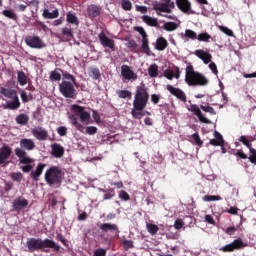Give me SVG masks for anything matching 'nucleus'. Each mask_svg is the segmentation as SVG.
<instances>
[{
  "instance_id": "nucleus-59",
  "label": "nucleus",
  "mask_w": 256,
  "mask_h": 256,
  "mask_svg": "<svg viewBox=\"0 0 256 256\" xmlns=\"http://www.w3.org/2000/svg\"><path fill=\"white\" fill-rule=\"evenodd\" d=\"M123 245L125 249H133V240H124Z\"/></svg>"
},
{
  "instance_id": "nucleus-63",
  "label": "nucleus",
  "mask_w": 256,
  "mask_h": 256,
  "mask_svg": "<svg viewBox=\"0 0 256 256\" xmlns=\"http://www.w3.org/2000/svg\"><path fill=\"white\" fill-rule=\"evenodd\" d=\"M164 75L167 79H173V77H175V73H173L172 70H166L164 72Z\"/></svg>"
},
{
  "instance_id": "nucleus-42",
  "label": "nucleus",
  "mask_w": 256,
  "mask_h": 256,
  "mask_svg": "<svg viewBox=\"0 0 256 256\" xmlns=\"http://www.w3.org/2000/svg\"><path fill=\"white\" fill-rule=\"evenodd\" d=\"M184 37H186L187 39H192V41H195V39H197V33L191 29H186Z\"/></svg>"
},
{
  "instance_id": "nucleus-10",
  "label": "nucleus",
  "mask_w": 256,
  "mask_h": 256,
  "mask_svg": "<svg viewBox=\"0 0 256 256\" xmlns=\"http://www.w3.org/2000/svg\"><path fill=\"white\" fill-rule=\"evenodd\" d=\"M121 76H122L124 83H125V81H137V73H135L131 69V67H129L127 65H122Z\"/></svg>"
},
{
  "instance_id": "nucleus-55",
  "label": "nucleus",
  "mask_w": 256,
  "mask_h": 256,
  "mask_svg": "<svg viewBox=\"0 0 256 256\" xmlns=\"http://www.w3.org/2000/svg\"><path fill=\"white\" fill-rule=\"evenodd\" d=\"M119 197H120V199H123L124 201H129V199H130L129 194L125 190L120 191Z\"/></svg>"
},
{
  "instance_id": "nucleus-11",
  "label": "nucleus",
  "mask_w": 256,
  "mask_h": 256,
  "mask_svg": "<svg viewBox=\"0 0 256 256\" xmlns=\"http://www.w3.org/2000/svg\"><path fill=\"white\" fill-rule=\"evenodd\" d=\"M176 5L182 13L186 15H195V11H193L191 1L189 0H176Z\"/></svg>"
},
{
  "instance_id": "nucleus-56",
  "label": "nucleus",
  "mask_w": 256,
  "mask_h": 256,
  "mask_svg": "<svg viewBox=\"0 0 256 256\" xmlns=\"http://www.w3.org/2000/svg\"><path fill=\"white\" fill-rule=\"evenodd\" d=\"M220 29L223 33H225V35H228V37L233 36V31L231 29L224 27V26H221Z\"/></svg>"
},
{
  "instance_id": "nucleus-48",
  "label": "nucleus",
  "mask_w": 256,
  "mask_h": 256,
  "mask_svg": "<svg viewBox=\"0 0 256 256\" xmlns=\"http://www.w3.org/2000/svg\"><path fill=\"white\" fill-rule=\"evenodd\" d=\"M128 49H131V51H137L139 45H137V42L135 40H129L127 42Z\"/></svg>"
},
{
  "instance_id": "nucleus-17",
  "label": "nucleus",
  "mask_w": 256,
  "mask_h": 256,
  "mask_svg": "<svg viewBox=\"0 0 256 256\" xmlns=\"http://www.w3.org/2000/svg\"><path fill=\"white\" fill-rule=\"evenodd\" d=\"M153 11H156L157 15H163L161 13H173V10L169 9L167 1H162L153 5Z\"/></svg>"
},
{
  "instance_id": "nucleus-13",
  "label": "nucleus",
  "mask_w": 256,
  "mask_h": 256,
  "mask_svg": "<svg viewBox=\"0 0 256 256\" xmlns=\"http://www.w3.org/2000/svg\"><path fill=\"white\" fill-rule=\"evenodd\" d=\"M13 150L8 145H3L0 147V165H5L9 163V158L11 157Z\"/></svg>"
},
{
  "instance_id": "nucleus-19",
  "label": "nucleus",
  "mask_w": 256,
  "mask_h": 256,
  "mask_svg": "<svg viewBox=\"0 0 256 256\" xmlns=\"http://www.w3.org/2000/svg\"><path fill=\"white\" fill-rule=\"evenodd\" d=\"M194 54L196 55V57H198V59H201V61H203L205 65H209V63H211V59H213V56H211V53L203 49L196 50Z\"/></svg>"
},
{
  "instance_id": "nucleus-47",
  "label": "nucleus",
  "mask_w": 256,
  "mask_h": 256,
  "mask_svg": "<svg viewBox=\"0 0 256 256\" xmlns=\"http://www.w3.org/2000/svg\"><path fill=\"white\" fill-rule=\"evenodd\" d=\"M18 82L20 85H27V76H25V73L18 72Z\"/></svg>"
},
{
  "instance_id": "nucleus-2",
  "label": "nucleus",
  "mask_w": 256,
  "mask_h": 256,
  "mask_svg": "<svg viewBox=\"0 0 256 256\" xmlns=\"http://www.w3.org/2000/svg\"><path fill=\"white\" fill-rule=\"evenodd\" d=\"M26 247L29 253L34 251H40L41 249H54V251H60L61 246L57 245L55 241L50 239H41V238H28L26 242Z\"/></svg>"
},
{
  "instance_id": "nucleus-20",
  "label": "nucleus",
  "mask_w": 256,
  "mask_h": 256,
  "mask_svg": "<svg viewBox=\"0 0 256 256\" xmlns=\"http://www.w3.org/2000/svg\"><path fill=\"white\" fill-rule=\"evenodd\" d=\"M27 205H29V201H27V199H25L24 197L19 196L13 201L12 207L14 211H21L25 209Z\"/></svg>"
},
{
  "instance_id": "nucleus-1",
  "label": "nucleus",
  "mask_w": 256,
  "mask_h": 256,
  "mask_svg": "<svg viewBox=\"0 0 256 256\" xmlns=\"http://www.w3.org/2000/svg\"><path fill=\"white\" fill-rule=\"evenodd\" d=\"M149 101V93H147V88L145 84H141L136 89V94L133 101V109L131 110V115L134 119H142L145 117V112L143 111L147 107Z\"/></svg>"
},
{
  "instance_id": "nucleus-18",
  "label": "nucleus",
  "mask_w": 256,
  "mask_h": 256,
  "mask_svg": "<svg viewBox=\"0 0 256 256\" xmlns=\"http://www.w3.org/2000/svg\"><path fill=\"white\" fill-rule=\"evenodd\" d=\"M167 90L169 91V93L174 95V97H177V99L183 101V103H187V96L185 95V92H183L181 89L175 88L172 85H168Z\"/></svg>"
},
{
  "instance_id": "nucleus-58",
  "label": "nucleus",
  "mask_w": 256,
  "mask_h": 256,
  "mask_svg": "<svg viewBox=\"0 0 256 256\" xmlns=\"http://www.w3.org/2000/svg\"><path fill=\"white\" fill-rule=\"evenodd\" d=\"M249 149H250V153H251L249 159H250L251 163H256V150L253 148H249Z\"/></svg>"
},
{
  "instance_id": "nucleus-24",
  "label": "nucleus",
  "mask_w": 256,
  "mask_h": 256,
  "mask_svg": "<svg viewBox=\"0 0 256 256\" xmlns=\"http://www.w3.org/2000/svg\"><path fill=\"white\" fill-rule=\"evenodd\" d=\"M87 13H88V17H90V19H95V17H99V15H101V10L98 8L97 5L92 4V5L88 6Z\"/></svg>"
},
{
  "instance_id": "nucleus-14",
  "label": "nucleus",
  "mask_w": 256,
  "mask_h": 256,
  "mask_svg": "<svg viewBox=\"0 0 256 256\" xmlns=\"http://www.w3.org/2000/svg\"><path fill=\"white\" fill-rule=\"evenodd\" d=\"M243 247H247V244L243 243L241 238L234 240L232 243L225 245L221 248V251L231 252L235 251V249H243Z\"/></svg>"
},
{
  "instance_id": "nucleus-32",
  "label": "nucleus",
  "mask_w": 256,
  "mask_h": 256,
  "mask_svg": "<svg viewBox=\"0 0 256 256\" xmlns=\"http://www.w3.org/2000/svg\"><path fill=\"white\" fill-rule=\"evenodd\" d=\"M0 92L8 99H17V92L15 90L1 88Z\"/></svg>"
},
{
  "instance_id": "nucleus-3",
  "label": "nucleus",
  "mask_w": 256,
  "mask_h": 256,
  "mask_svg": "<svg viewBox=\"0 0 256 256\" xmlns=\"http://www.w3.org/2000/svg\"><path fill=\"white\" fill-rule=\"evenodd\" d=\"M185 81L190 86L200 85L205 87V85H209V79H207L203 74L195 72L193 66H187Z\"/></svg>"
},
{
  "instance_id": "nucleus-12",
  "label": "nucleus",
  "mask_w": 256,
  "mask_h": 256,
  "mask_svg": "<svg viewBox=\"0 0 256 256\" xmlns=\"http://www.w3.org/2000/svg\"><path fill=\"white\" fill-rule=\"evenodd\" d=\"M14 153H15L16 157H18V161L21 164L35 163V159L29 157V154L27 153L26 150H23V148H15Z\"/></svg>"
},
{
  "instance_id": "nucleus-44",
  "label": "nucleus",
  "mask_w": 256,
  "mask_h": 256,
  "mask_svg": "<svg viewBox=\"0 0 256 256\" xmlns=\"http://www.w3.org/2000/svg\"><path fill=\"white\" fill-rule=\"evenodd\" d=\"M50 80L51 81H61V73L59 70H54L50 74Z\"/></svg>"
},
{
  "instance_id": "nucleus-4",
  "label": "nucleus",
  "mask_w": 256,
  "mask_h": 256,
  "mask_svg": "<svg viewBox=\"0 0 256 256\" xmlns=\"http://www.w3.org/2000/svg\"><path fill=\"white\" fill-rule=\"evenodd\" d=\"M45 181L48 185H61L63 172L57 166H53L46 171Z\"/></svg>"
},
{
  "instance_id": "nucleus-43",
  "label": "nucleus",
  "mask_w": 256,
  "mask_h": 256,
  "mask_svg": "<svg viewBox=\"0 0 256 256\" xmlns=\"http://www.w3.org/2000/svg\"><path fill=\"white\" fill-rule=\"evenodd\" d=\"M121 5L124 11H131L133 9V3L130 0H122Z\"/></svg>"
},
{
  "instance_id": "nucleus-6",
  "label": "nucleus",
  "mask_w": 256,
  "mask_h": 256,
  "mask_svg": "<svg viewBox=\"0 0 256 256\" xmlns=\"http://www.w3.org/2000/svg\"><path fill=\"white\" fill-rule=\"evenodd\" d=\"M135 31L140 33L142 37L141 49L143 53L146 55H151V48H149V38H147V32H145V29L141 26L135 27Z\"/></svg>"
},
{
  "instance_id": "nucleus-16",
  "label": "nucleus",
  "mask_w": 256,
  "mask_h": 256,
  "mask_svg": "<svg viewBox=\"0 0 256 256\" xmlns=\"http://www.w3.org/2000/svg\"><path fill=\"white\" fill-rule=\"evenodd\" d=\"M98 39L101 43V45H103L104 47H108V49H111V51H115V41L109 37H107V35H105V33H100L98 35Z\"/></svg>"
},
{
  "instance_id": "nucleus-52",
  "label": "nucleus",
  "mask_w": 256,
  "mask_h": 256,
  "mask_svg": "<svg viewBox=\"0 0 256 256\" xmlns=\"http://www.w3.org/2000/svg\"><path fill=\"white\" fill-rule=\"evenodd\" d=\"M57 133H58V135H60V137H65V135H67V127H65V126L58 127Z\"/></svg>"
},
{
  "instance_id": "nucleus-8",
  "label": "nucleus",
  "mask_w": 256,
  "mask_h": 256,
  "mask_svg": "<svg viewBox=\"0 0 256 256\" xmlns=\"http://www.w3.org/2000/svg\"><path fill=\"white\" fill-rule=\"evenodd\" d=\"M25 43L31 49H43L45 47V43L39 36H26Z\"/></svg>"
},
{
  "instance_id": "nucleus-64",
  "label": "nucleus",
  "mask_w": 256,
  "mask_h": 256,
  "mask_svg": "<svg viewBox=\"0 0 256 256\" xmlns=\"http://www.w3.org/2000/svg\"><path fill=\"white\" fill-rule=\"evenodd\" d=\"M175 229H181L183 227V220L182 219H177L174 223Z\"/></svg>"
},
{
  "instance_id": "nucleus-35",
  "label": "nucleus",
  "mask_w": 256,
  "mask_h": 256,
  "mask_svg": "<svg viewBox=\"0 0 256 256\" xmlns=\"http://www.w3.org/2000/svg\"><path fill=\"white\" fill-rule=\"evenodd\" d=\"M88 75L92 79L96 80L101 78V72L97 68H90L88 70Z\"/></svg>"
},
{
  "instance_id": "nucleus-22",
  "label": "nucleus",
  "mask_w": 256,
  "mask_h": 256,
  "mask_svg": "<svg viewBox=\"0 0 256 256\" xmlns=\"http://www.w3.org/2000/svg\"><path fill=\"white\" fill-rule=\"evenodd\" d=\"M35 147L36 145L33 139L23 138L20 140V149H23L24 151H33Z\"/></svg>"
},
{
  "instance_id": "nucleus-5",
  "label": "nucleus",
  "mask_w": 256,
  "mask_h": 256,
  "mask_svg": "<svg viewBox=\"0 0 256 256\" xmlns=\"http://www.w3.org/2000/svg\"><path fill=\"white\" fill-rule=\"evenodd\" d=\"M60 92L63 96L67 97L68 99H73L75 97L77 91L72 83L63 81L59 86Z\"/></svg>"
},
{
  "instance_id": "nucleus-26",
  "label": "nucleus",
  "mask_w": 256,
  "mask_h": 256,
  "mask_svg": "<svg viewBox=\"0 0 256 256\" xmlns=\"http://www.w3.org/2000/svg\"><path fill=\"white\" fill-rule=\"evenodd\" d=\"M46 165L45 164H38L36 169L31 172V177L34 179V181H39V177L43 174V170L45 169Z\"/></svg>"
},
{
  "instance_id": "nucleus-21",
  "label": "nucleus",
  "mask_w": 256,
  "mask_h": 256,
  "mask_svg": "<svg viewBox=\"0 0 256 256\" xmlns=\"http://www.w3.org/2000/svg\"><path fill=\"white\" fill-rule=\"evenodd\" d=\"M51 155L56 157V159H61L65 155V148L60 144L54 143L51 145Z\"/></svg>"
},
{
  "instance_id": "nucleus-39",
  "label": "nucleus",
  "mask_w": 256,
  "mask_h": 256,
  "mask_svg": "<svg viewBox=\"0 0 256 256\" xmlns=\"http://www.w3.org/2000/svg\"><path fill=\"white\" fill-rule=\"evenodd\" d=\"M177 27H178L177 23H175V22H166L162 26L164 31H176Z\"/></svg>"
},
{
  "instance_id": "nucleus-49",
  "label": "nucleus",
  "mask_w": 256,
  "mask_h": 256,
  "mask_svg": "<svg viewBox=\"0 0 256 256\" xmlns=\"http://www.w3.org/2000/svg\"><path fill=\"white\" fill-rule=\"evenodd\" d=\"M23 165L25 166H22L21 169L24 173H29L35 167L33 163H24Z\"/></svg>"
},
{
  "instance_id": "nucleus-15",
  "label": "nucleus",
  "mask_w": 256,
  "mask_h": 256,
  "mask_svg": "<svg viewBox=\"0 0 256 256\" xmlns=\"http://www.w3.org/2000/svg\"><path fill=\"white\" fill-rule=\"evenodd\" d=\"M188 111H192V113H194V115H196L198 117V119H199V121H201V123H206L207 125H211V123H212L211 120L205 118V116L201 112V109H199V106L192 104L188 108Z\"/></svg>"
},
{
  "instance_id": "nucleus-7",
  "label": "nucleus",
  "mask_w": 256,
  "mask_h": 256,
  "mask_svg": "<svg viewBox=\"0 0 256 256\" xmlns=\"http://www.w3.org/2000/svg\"><path fill=\"white\" fill-rule=\"evenodd\" d=\"M72 110L79 116L80 121L84 123V125H89V122L91 121V114L85 111V108L79 105H73Z\"/></svg>"
},
{
  "instance_id": "nucleus-30",
  "label": "nucleus",
  "mask_w": 256,
  "mask_h": 256,
  "mask_svg": "<svg viewBox=\"0 0 256 256\" xmlns=\"http://www.w3.org/2000/svg\"><path fill=\"white\" fill-rule=\"evenodd\" d=\"M42 17L44 19H57L59 17V10H53V12H49V9H44L42 13Z\"/></svg>"
},
{
  "instance_id": "nucleus-34",
  "label": "nucleus",
  "mask_w": 256,
  "mask_h": 256,
  "mask_svg": "<svg viewBox=\"0 0 256 256\" xmlns=\"http://www.w3.org/2000/svg\"><path fill=\"white\" fill-rule=\"evenodd\" d=\"M66 21L67 23H70L71 25H79V19L77 18V16H75V14L68 12L66 14Z\"/></svg>"
},
{
  "instance_id": "nucleus-27",
  "label": "nucleus",
  "mask_w": 256,
  "mask_h": 256,
  "mask_svg": "<svg viewBox=\"0 0 256 256\" xmlns=\"http://www.w3.org/2000/svg\"><path fill=\"white\" fill-rule=\"evenodd\" d=\"M21 107V102H19V97L12 98V101H7L5 104V109H11L15 111V109H19Z\"/></svg>"
},
{
  "instance_id": "nucleus-23",
  "label": "nucleus",
  "mask_w": 256,
  "mask_h": 256,
  "mask_svg": "<svg viewBox=\"0 0 256 256\" xmlns=\"http://www.w3.org/2000/svg\"><path fill=\"white\" fill-rule=\"evenodd\" d=\"M214 137V139L210 140V145H214L215 147H223V145L225 144V140H223V136L221 135V133L215 131Z\"/></svg>"
},
{
  "instance_id": "nucleus-36",
  "label": "nucleus",
  "mask_w": 256,
  "mask_h": 256,
  "mask_svg": "<svg viewBox=\"0 0 256 256\" xmlns=\"http://www.w3.org/2000/svg\"><path fill=\"white\" fill-rule=\"evenodd\" d=\"M62 36L66 41H71L73 39V30L71 28L65 27L62 29Z\"/></svg>"
},
{
  "instance_id": "nucleus-46",
  "label": "nucleus",
  "mask_w": 256,
  "mask_h": 256,
  "mask_svg": "<svg viewBox=\"0 0 256 256\" xmlns=\"http://www.w3.org/2000/svg\"><path fill=\"white\" fill-rule=\"evenodd\" d=\"M71 123L74 127L78 129V131H83V125H81L75 116H70Z\"/></svg>"
},
{
  "instance_id": "nucleus-31",
  "label": "nucleus",
  "mask_w": 256,
  "mask_h": 256,
  "mask_svg": "<svg viewBox=\"0 0 256 256\" xmlns=\"http://www.w3.org/2000/svg\"><path fill=\"white\" fill-rule=\"evenodd\" d=\"M142 20L146 25H149V27H157L159 25L157 18H153L151 16L145 15L142 17Z\"/></svg>"
},
{
  "instance_id": "nucleus-54",
  "label": "nucleus",
  "mask_w": 256,
  "mask_h": 256,
  "mask_svg": "<svg viewBox=\"0 0 256 256\" xmlns=\"http://www.w3.org/2000/svg\"><path fill=\"white\" fill-rule=\"evenodd\" d=\"M86 133L88 135H95V133H97V127H95V126L86 127Z\"/></svg>"
},
{
  "instance_id": "nucleus-45",
  "label": "nucleus",
  "mask_w": 256,
  "mask_h": 256,
  "mask_svg": "<svg viewBox=\"0 0 256 256\" xmlns=\"http://www.w3.org/2000/svg\"><path fill=\"white\" fill-rule=\"evenodd\" d=\"M148 73L150 77H157V75H159V70L157 68V65H151L148 69Z\"/></svg>"
},
{
  "instance_id": "nucleus-29",
  "label": "nucleus",
  "mask_w": 256,
  "mask_h": 256,
  "mask_svg": "<svg viewBox=\"0 0 256 256\" xmlns=\"http://www.w3.org/2000/svg\"><path fill=\"white\" fill-rule=\"evenodd\" d=\"M100 229L104 233H108V231H111V233H113V231H116V233H119V228L117 227V225L111 224V223H104L100 225Z\"/></svg>"
},
{
  "instance_id": "nucleus-38",
  "label": "nucleus",
  "mask_w": 256,
  "mask_h": 256,
  "mask_svg": "<svg viewBox=\"0 0 256 256\" xmlns=\"http://www.w3.org/2000/svg\"><path fill=\"white\" fill-rule=\"evenodd\" d=\"M146 229L150 235H157V232L159 231V226L151 223L146 224Z\"/></svg>"
},
{
  "instance_id": "nucleus-57",
  "label": "nucleus",
  "mask_w": 256,
  "mask_h": 256,
  "mask_svg": "<svg viewBox=\"0 0 256 256\" xmlns=\"http://www.w3.org/2000/svg\"><path fill=\"white\" fill-rule=\"evenodd\" d=\"M105 255H107V250L103 248L97 249L94 252V256H105Z\"/></svg>"
},
{
  "instance_id": "nucleus-33",
  "label": "nucleus",
  "mask_w": 256,
  "mask_h": 256,
  "mask_svg": "<svg viewBox=\"0 0 256 256\" xmlns=\"http://www.w3.org/2000/svg\"><path fill=\"white\" fill-rule=\"evenodd\" d=\"M2 15L7 17V19H11L12 21H17V13L13 9H6L2 11Z\"/></svg>"
},
{
  "instance_id": "nucleus-53",
  "label": "nucleus",
  "mask_w": 256,
  "mask_h": 256,
  "mask_svg": "<svg viewBox=\"0 0 256 256\" xmlns=\"http://www.w3.org/2000/svg\"><path fill=\"white\" fill-rule=\"evenodd\" d=\"M239 141H240V143H243V145H245L248 149H250L251 143L249 142V140L247 139L246 136H241L239 138Z\"/></svg>"
},
{
  "instance_id": "nucleus-61",
  "label": "nucleus",
  "mask_w": 256,
  "mask_h": 256,
  "mask_svg": "<svg viewBox=\"0 0 256 256\" xmlns=\"http://www.w3.org/2000/svg\"><path fill=\"white\" fill-rule=\"evenodd\" d=\"M192 137L197 145H203V142L201 141L199 134L195 133L192 135Z\"/></svg>"
},
{
  "instance_id": "nucleus-62",
  "label": "nucleus",
  "mask_w": 256,
  "mask_h": 256,
  "mask_svg": "<svg viewBox=\"0 0 256 256\" xmlns=\"http://www.w3.org/2000/svg\"><path fill=\"white\" fill-rule=\"evenodd\" d=\"M136 11H139L140 13H147L148 9H147V6H139V5H136Z\"/></svg>"
},
{
  "instance_id": "nucleus-40",
  "label": "nucleus",
  "mask_w": 256,
  "mask_h": 256,
  "mask_svg": "<svg viewBox=\"0 0 256 256\" xmlns=\"http://www.w3.org/2000/svg\"><path fill=\"white\" fill-rule=\"evenodd\" d=\"M117 95L120 99H131V91L128 90H119L117 91Z\"/></svg>"
},
{
  "instance_id": "nucleus-50",
  "label": "nucleus",
  "mask_w": 256,
  "mask_h": 256,
  "mask_svg": "<svg viewBox=\"0 0 256 256\" xmlns=\"http://www.w3.org/2000/svg\"><path fill=\"white\" fill-rule=\"evenodd\" d=\"M202 111H205L206 113H210L211 115H216L215 109L211 106H203L201 105Z\"/></svg>"
},
{
  "instance_id": "nucleus-41",
  "label": "nucleus",
  "mask_w": 256,
  "mask_h": 256,
  "mask_svg": "<svg viewBox=\"0 0 256 256\" xmlns=\"http://www.w3.org/2000/svg\"><path fill=\"white\" fill-rule=\"evenodd\" d=\"M210 39H211V35H209V33H207V32L200 33L197 36V40L198 41H204V43H209Z\"/></svg>"
},
{
  "instance_id": "nucleus-37",
  "label": "nucleus",
  "mask_w": 256,
  "mask_h": 256,
  "mask_svg": "<svg viewBox=\"0 0 256 256\" xmlns=\"http://www.w3.org/2000/svg\"><path fill=\"white\" fill-rule=\"evenodd\" d=\"M16 123H18V125H27V123H29V116L26 114L18 115L16 117Z\"/></svg>"
},
{
  "instance_id": "nucleus-51",
  "label": "nucleus",
  "mask_w": 256,
  "mask_h": 256,
  "mask_svg": "<svg viewBox=\"0 0 256 256\" xmlns=\"http://www.w3.org/2000/svg\"><path fill=\"white\" fill-rule=\"evenodd\" d=\"M203 201H221V196L206 195V196L203 197Z\"/></svg>"
},
{
  "instance_id": "nucleus-25",
  "label": "nucleus",
  "mask_w": 256,
  "mask_h": 256,
  "mask_svg": "<svg viewBox=\"0 0 256 256\" xmlns=\"http://www.w3.org/2000/svg\"><path fill=\"white\" fill-rule=\"evenodd\" d=\"M167 47H169V42L167 41V39L163 37L157 38L156 45H155V49L157 51H165Z\"/></svg>"
},
{
  "instance_id": "nucleus-60",
  "label": "nucleus",
  "mask_w": 256,
  "mask_h": 256,
  "mask_svg": "<svg viewBox=\"0 0 256 256\" xmlns=\"http://www.w3.org/2000/svg\"><path fill=\"white\" fill-rule=\"evenodd\" d=\"M12 179H14V181H21L23 179V174L20 172L13 173Z\"/></svg>"
},
{
  "instance_id": "nucleus-28",
  "label": "nucleus",
  "mask_w": 256,
  "mask_h": 256,
  "mask_svg": "<svg viewBox=\"0 0 256 256\" xmlns=\"http://www.w3.org/2000/svg\"><path fill=\"white\" fill-rule=\"evenodd\" d=\"M21 107V102H19V97L12 98V101H7L5 104V109H11L15 111V109H19Z\"/></svg>"
},
{
  "instance_id": "nucleus-9",
  "label": "nucleus",
  "mask_w": 256,
  "mask_h": 256,
  "mask_svg": "<svg viewBox=\"0 0 256 256\" xmlns=\"http://www.w3.org/2000/svg\"><path fill=\"white\" fill-rule=\"evenodd\" d=\"M31 134L37 141H47V139H49V132L41 126L32 128Z\"/></svg>"
}]
</instances>
